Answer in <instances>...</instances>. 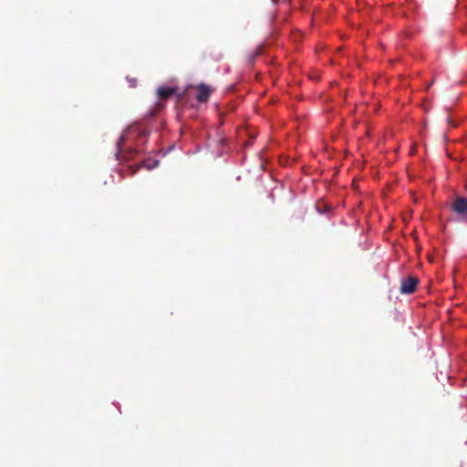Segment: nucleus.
I'll use <instances>...</instances> for the list:
<instances>
[{
	"label": "nucleus",
	"instance_id": "obj_1",
	"mask_svg": "<svg viewBox=\"0 0 467 467\" xmlns=\"http://www.w3.org/2000/svg\"><path fill=\"white\" fill-rule=\"evenodd\" d=\"M147 130L145 128L140 125H131L120 136L117 147L118 153L117 156L120 155L123 152V144L126 142H130L131 144L128 147L129 153L142 151L143 145L146 141Z\"/></svg>",
	"mask_w": 467,
	"mask_h": 467
},
{
	"label": "nucleus",
	"instance_id": "obj_2",
	"mask_svg": "<svg viewBox=\"0 0 467 467\" xmlns=\"http://www.w3.org/2000/svg\"><path fill=\"white\" fill-rule=\"evenodd\" d=\"M419 283L415 276H409L401 281L400 293L405 295L412 294Z\"/></svg>",
	"mask_w": 467,
	"mask_h": 467
},
{
	"label": "nucleus",
	"instance_id": "obj_3",
	"mask_svg": "<svg viewBox=\"0 0 467 467\" xmlns=\"http://www.w3.org/2000/svg\"><path fill=\"white\" fill-rule=\"evenodd\" d=\"M452 209L457 213L467 217V199L464 197H458L452 204Z\"/></svg>",
	"mask_w": 467,
	"mask_h": 467
},
{
	"label": "nucleus",
	"instance_id": "obj_4",
	"mask_svg": "<svg viewBox=\"0 0 467 467\" xmlns=\"http://www.w3.org/2000/svg\"><path fill=\"white\" fill-rule=\"evenodd\" d=\"M211 95V89L204 84L198 86L196 99L200 102H204L208 99Z\"/></svg>",
	"mask_w": 467,
	"mask_h": 467
},
{
	"label": "nucleus",
	"instance_id": "obj_5",
	"mask_svg": "<svg viewBox=\"0 0 467 467\" xmlns=\"http://www.w3.org/2000/svg\"><path fill=\"white\" fill-rule=\"evenodd\" d=\"M174 91L175 88L171 87H161L157 90L159 97L161 99H167L171 97Z\"/></svg>",
	"mask_w": 467,
	"mask_h": 467
},
{
	"label": "nucleus",
	"instance_id": "obj_6",
	"mask_svg": "<svg viewBox=\"0 0 467 467\" xmlns=\"http://www.w3.org/2000/svg\"><path fill=\"white\" fill-rule=\"evenodd\" d=\"M159 161H154L153 163H148V162H144L143 165L148 169V170H151L153 169L154 167H156L158 165Z\"/></svg>",
	"mask_w": 467,
	"mask_h": 467
},
{
	"label": "nucleus",
	"instance_id": "obj_7",
	"mask_svg": "<svg viewBox=\"0 0 467 467\" xmlns=\"http://www.w3.org/2000/svg\"><path fill=\"white\" fill-rule=\"evenodd\" d=\"M447 121L451 124V119L448 117L447 118Z\"/></svg>",
	"mask_w": 467,
	"mask_h": 467
}]
</instances>
